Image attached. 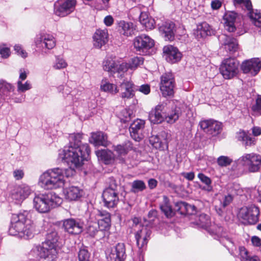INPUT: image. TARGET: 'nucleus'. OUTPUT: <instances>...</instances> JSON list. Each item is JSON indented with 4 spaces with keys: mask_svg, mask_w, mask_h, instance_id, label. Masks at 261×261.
<instances>
[{
    "mask_svg": "<svg viewBox=\"0 0 261 261\" xmlns=\"http://www.w3.org/2000/svg\"><path fill=\"white\" fill-rule=\"evenodd\" d=\"M76 5V0L61 1L58 6L56 5L55 13L61 17L67 16L74 10Z\"/></svg>",
    "mask_w": 261,
    "mask_h": 261,
    "instance_id": "17",
    "label": "nucleus"
},
{
    "mask_svg": "<svg viewBox=\"0 0 261 261\" xmlns=\"http://www.w3.org/2000/svg\"><path fill=\"white\" fill-rule=\"evenodd\" d=\"M103 69L111 73H118L121 75L128 70V64L120 58L108 57L103 62Z\"/></svg>",
    "mask_w": 261,
    "mask_h": 261,
    "instance_id": "7",
    "label": "nucleus"
},
{
    "mask_svg": "<svg viewBox=\"0 0 261 261\" xmlns=\"http://www.w3.org/2000/svg\"><path fill=\"white\" fill-rule=\"evenodd\" d=\"M139 21L141 24L144 26L147 30H152L155 27V21L153 18L149 15L146 12H142L139 17Z\"/></svg>",
    "mask_w": 261,
    "mask_h": 261,
    "instance_id": "39",
    "label": "nucleus"
},
{
    "mask_svg": "<svg viewBox=\"0 0 261 261\" xmlns=\"http://www.w3.org/2000/svg\"><path fill=\"white\" fill-rule=\"evenodd\" d=\"M95 154L99 161L107 165L113 164L116 159L113 152L108 149L98 150L95 151Z\"/></svg>",
    "mask_w": 261,
    "mask_h": 261,
    "instance_id": "32",
    "label": "nucleus"
},
{
    "mask_svg": "<svg viewBox=\"0 0 261 261\" xmlns=\"http://www.w3.org/2000/svg\"><path fill=\"white\" fill-rule=\"evenodd\" d=\"M239 162L249 172H257L261 168V155L255 152L243 154Z\"/></svg>",
    "mask_w": 261,
    "mask_h": 261,
    "instance_id": "6",
    "label": "nucleus"
},
{
    "mask_svg": "<svg viewBox=\"0 0 261 261\" xmlns=\"http://www.w3.org/2000/svg\"><path fill=\"white\" fill-rule=\"evenodd\" d=\"M231 162L232 160L226 156H221L217 159L218 164L221 167L229 165Z\"/></svg>",
    "mask_w": 261,
    "mask_h": 261,
    "instance_id": "51",
    "label": "nucleus"
},
{
    "mask_svg": "<svg viewBox=\"0 0 261 261\" xmlns=\"http://www.w3.org/2000/svg\"><path fill=\"white\" fill-rule=\"evenodd\" d=\"M56 42L55 37L47 33L39 34L34 39L36 47L45 53L46 50L53 49L56 46Z\"/></svg>",
    "mask_w": 261,
    "mask_h": 261,
    "instance_id": "13",
    "label": "nucleus"
},
{
    "mask_svg": "<svg viewBox=\"0 0 261 261\" xmlns=\"http://www.w3.org/2000/svg\"><path fill=\"white\" fill-rule=\"evenodd\" d=\"M237 17V14L233 12L226 13L224 17V27L226 30L229 32H233L236 30L234 22Z\"/></svg>",
    "mask_w": 261,
    "mask_h": 261,
    "instance_id": "37",
    "label": "nucleus"
},
{
    "mask_svg": "<svg viewBox=\"0 0 261 261\" xmlns=\"http://www.w3.org/2000/svg\"><path fill=\"white\" fill-rule=\"evenodd\" d=\"M84 223L80 220L72 218L67 219L63 221V227L69 233L77 234L83 230Z\"/></svg>",
    "mask_w": 261,
    "mask_h": 261,
    "instance_id": "19",
    "label": "nucleus"
},
{
    "mask_svg": "<svg viewBox=\"0 0 261 261\" xmlns=\"http://www.w3.org/2000/svg\"><path fill=\"white\" fill-rule=\"evenodd\" d=\"M11 52L10 48L5 45H0V57L4 59H8L11 55Z\"/></svg>",
    "mask_w": 261,
    "mask_h": 261,
    "instance_id": "50",
    "label": "nucleus"
},
{
    "mask_svg": "<svg viewBox=\"0 0 261 261\" xmlns=\"http://www.w3.org/2000/svg\"><path fill=\"white\" fill-rule=\"evenodd\" d=\"M97 222H95L92 224H89L87 232L91 236H94L97 232Z\"/></svg>",
    "mask_w": 261,
    "mask_h": 261,
    "instance_id": "56",
    "label": "nucleus"
},
{
    "mask_svg": "<svg viewBox=\"0 0 261 261\" xmlns=\"http://www.w3.org/2000/svg\"><path fill=\"white\" fill-rule=\"evenodd\" d=\"M234 4L245 7L248 10L252 9V4L250 0H233Z\"/></svg>",
    "mask_w": 261,
    "mask_h": 261,
    "instance_id": "52",
    "label": "nucleus"
},
{
    "mask_svg": "<svg viewBox=\"0 0 261 261\" xmlns=\"http://www.w3.org/2000/svg\"><path fill=\"white\" fill-rule=\"evenodd\" d=\"M145 188V184L142 180H135L133 182L132 185V191L134 193L142 191Z\"/></svg>",
    "mask_w": 261,
    "mask_h": 261,
    "instance_id": "47",
    "label": "nucleus"
},
{
    "mask_svg": "<svg viewBox=\"0 0 261 261\" xmlns=\"http://www.w3.org/2000/svg\"><path fill=\"white\" fill-rule=\"evenodd\" d=\"M58 237L56 231L47 233L46 240L41 245L35 246L31 250L33 255L47 260L55 261L58 257Z\"/></svg>",
    "mask_w": 261,
    "mask_h": 261,
    "instance_id": "3",
    "label": "nucleus"
},
{
    "mask_svg": "<svg viewBox=\"0 0 261 261\" xmlns=\"http://www.w3.org/2000/svg\"><path fill=\"white\" fill-rule=\"evenodd\" d=\"M133 45L136 51L140 54L146 55L149 50L154 46V41L149 36L142 34L134 39Z\"/></svg>",
    "mask_w": 261,
    "mask_h": 261,
    "instance_id": "12",
    "label": "nucleus"
},
{
    "mask_svg": "<svg viewBox=\"0 0 261 261\" xmlns=\"http://www.w3.org/2000/svg\"><path fill=\"white\" fill-rule=\"evenodd\" d=\"M29 71L24 68H20L19 70V78L17 81L22 82L24 81L28 76Z\"/></svg>",
    "mask_w": 261,
    "mask_h": 261,
    "instance_id": "58",
    "label": "nucleus"
},
{
    "mask_svg": "<svg viewBox=\"0 0 261 261\" xmlns=\"http://www.w3.org/2000/svg\"><path fill=\"white\" fill-rule=\"evenodd\" d=\"M261 69V60L258 58H252L243 61L241 65V69L244 73H249L255 76Z\"/></svg>",
    "mask_w": 261,
    "mask_h": 261,
    "instance_id": "15",
    "label": "nucleus"
},
{
    "mask_svg": "<svg viewBox=\"0 0 261 261\" xmlns=\"http://www.w3.org/2000/svg\"><path fill=\"white\" fill-rule=\"evenodd\" d=\"M103 22L106 25L111 26L114 23V18L111 15H108L105 17Z\"/></svg>",
    "mask_w": 261,
    "mask_h": 261,
    "instance_id": "63",
    "label": "nucleus"
},
{
    "mask_svg": "<svg viewBox=\"0 0 261 261\" xmlns=\"http://www.w3.org/2000/svg\"><path fill=\"white\" fill-rule=\"evenodd\" d=\"M82 135L81 134H72L69 136V146L79 147L85 144L81 143Z\"/></svg>",
    "mask_w": 261,
    "mask_h": 261,
    "instance_id": "44",
    "label": "nucleus"
},
{
    "mask_svg": "<svg viewBox=\"0 0 261 261\" xmlns=\"http://www.w3.org/2000/svg\"><path fill=\"white\" fill-rule=\"evenodd\" d=\"M117 24L118 31L120 34L127 37L134 34L135 29L133 23L120 20Z\"/></svg>",
    "mask_w": 261,
    "mask_h": 261,
    "instance_id": "36",
    "label": "nucleus"
},
{
    "mask_svg": "<svg viewBox=\"0 0 261 261\" xmlns=\"http://www.w3.org/2000/svg\"><path fill=\"white\" fill-rule=\"evenodd\" d=\"M138 90L141 93L147 95L150 92V86L148 84L142 85L139 87Z\"/></svg>",
    "mask_w": 261,
    "mask_h": 261,
    "instance_id": "60",
    "label": "nucleus"
},
{
    "mask_svg": "<svg viewBox=\"0 0 261 261\" xmlns=\"http://www.w3.org/2000/svg\"><path fill=\"white\" fill-rule=\"evenodd\" d=\"M193 207L184 202H178L175 204L174 212L176 211L180 214L185 215L190 213V210Z\"/></svg>",
    "mask_w": 261,
    "mask_h": 261,
    "instance_id": "41",
    "label": "nucleus"
},
{
    "mask_svg": "<svg viewBox=\"0 0 261 261\" xmlns=\"http://www.w3.org/2000/svg\"><path fill=\"white\" fill-rule=\"evenodd\" d=\"M210 221L209 217L204 214L200 215L199 217V222L197 224L200 227L206 229L209 226Z\"/></svg>",
    "mask_w": 261,
    "mask_h": 261,
    "instance_id": "49",
    "label": "nucleus"
},
{
    "mask_svg": "<svg viewBox=\"0 0 261 261\" xmlns=\"http://www.w3.org/2000/svg\"><path fill=\"white\" fill-rule=\"evenodd\" d=\"M143 63V58L142 57H136L131 59L129 65H128V69L130 68L132 70H135L138 66Z\"/></svg>",
    "mask_w": 261,
    "mask_h": 261,
    "instance_id": "48",
    "label": "nucleus"
},
{
    "mask_svg": "<svg viewBox=\"0 0 261 261\" xmlns=\"http://www.w3.org/2000/svg\"><path fill=\"white\" fill-rule=\"evenodd\" d=\"M68 66L66 61L60 56H56L54 61L53 67L56 70H61L66 68Z\"/></svg>",
    "mask_w": 261,
    "mask_h": 261,
    "instance_id": "45",
    "label": "nucleus"
},
{
    "mask_svg": "<svg viewBox=\"0 0 261 261\" xmlns=\"http://www.w3.org/2000/svg\"><path fill=\"white\" fill-rule=\"evenodd\" d=\"M252 110L256 115H261V97L257 98L256 103L252 106Z\"/></svg>",
    "mask_w": 261,
    "mask_h": 261,
    "instance_id": "54",
    "label": "nucleus"
},
{
    "mask_svg": "<svg viewBox=\"0 0 261 261\" xmlns=\"http://www.w3.org/2000/svg\"><path fill=\"white\" fill-rule=\"evenodd\" d=\"M32 193L30 186L26 185L13 187L9 191V197L16 204H20L27 199Z\"/></svg>",
    "mask_w": 261,
    "mask_h": 261,
    "instance_id": "11",
    "label": "nucleus"
},
{
    "mask_svg": "<svg viewBox=\"0 0 261 261\" xmlns=\"http://www.w3.org/2000/svg\"><path fill=\"white\" fill-rule=\"evenodd\" d=\"M89 142L95 146L106 147L109 144L107 135L102 132L92 133L89 138Z\"/></svg>",
    "mask_w": 261,
    "mask_h": 261,
    "instance_id": "29",
    "label": "nucleus"
},
{
    "mask_svg": "<svg viewBox=\"0 0 261 261\" xmlns=\"http://www.w3.org/2000/svg\"><path fill=\"white\" fill-rule=\"evenodd\" d=\"M163 53L167 61L172 64L179 61L182 57V54L178 48L172 45L164 46Z\"/></svg>",
    "mask_w": 261,
    "mask_h": 261,
    "instance_id": "23",
    "label": "nucleus"
},
{
    "mask_svg": "<svg viewBox=\"0 0 261 261\" xmlns=\"http://www.w3.org/2000/svg\"><path fill=\"white\" fill-rule=\"evenodd\" d=\"M108 261H121L125 256V247L124 243H118L107 252Z\"/></svg>",
    "mask_w": 261,
    "mask_h": 261,
    "instance_id": "20",
    "label": "nucleus"
},
{
    "mask_svg": "<svg viewBox=\"0 0 261 261\" xmlns=\"http://www.w3.org/2000/svg\"><path fill=\"white\" fill-rule=\"evenodd\" d=\"M108 39L107 29H98L93 36V45L96 48H100L108 42Z\"/></svg>",
    "mask_w": 261,
    "mask_h": 261,
    "instance_id": "28",
    "label": "nucleus"
},
{
    "mask_svg": "<svg viewBox=\"0 0 261 261\" xmlns=\"http://www.w3.org/2000/svg\"><path fill=\"white\" fill-rule=\"evenodd\" d=\"M17 91L18 93H23L32 89V86L31 83L27 81L24 83L22 82H17Z\"/></svg>",
    "mask_w": 261,
    "mask_h": 261,
    "instance_id": "46",
    "label": "nucleus"
},
{
    "mask_svg": "<svg viewBox=\"0 0 261 261\" xmlns=\"http://www.w3.org/2000/svg\"><path fill=\"white\" fill-rule=\"evenodd\" d=\"M259 211L258 207L250 205L242 207L238 213L239 220L244 224H254L259 219Z\"/></svg>",
    "mask_w": 261,
    "mask_h": 261,
    "instance_id": "8",
    "label": "nucleus"
},
{
    "mask_svg": "<svg viewBox=\"0 0 261 261\" xmlns=\"http://www.w3.org/2000/svg\"><path fill=\"white\" fill-rule=\"evenodd\" d=\"M236 138L246 148L255 145L256 142L255 138L251 137L248 132L244 130H240L236 134Z\"/></svg>",
    "mask_w": 261,
    "mask_h": 261,
    "instance_id": "33",
    "label": "nucleus"
},
{
    "mask_svg": "<svg viewBox=\"0 0 261 261\" xmlns=\"http://www.w3.org/2000/svg\"><path fill=\"white\" fill-rule=\"evenodd\" d=\"M248 16L254 25L257 27H261V13L257 10H249Z\"/></svg>",
    "mask_w": 261,
    "mask_h": 261,
    "instance_id": "43",
    "label": "nucleus"
},
{
    "mask_svg": "<svg viewBox=\"0 0 261 261\" xmlns=\"http://www.w3.org/2000/svg\"><path fill=\"white\" fill-rule=\"evenodd\" d=\"M117 188V185L115 181H112L110 186L103 192L104 205L108 208L115 207L119 201Z\"/></svg>",
    "mask_w": 261,
    "mask_h": 261,
    "instance_id": "10",
    "label": "nucleus"
},
{
    "mask_svg": "<svg viewBox=\"0 0 261 261\" xmlns=\"http://www.w3.org/2000/svg\"><path fill=\"white\" fill-rule=\"evenodd\" d=\"M15 87L11 83L5 80H0V97L5 102L20 103L24 101L25 96L17 95L16 93H13Z\"/></svg>",
    "mask_w": 261,
    "mask_h": 261,
    "instance_id": "5",
    "label": "nucleus"
},
{
    "mask_svg": "<svg viewBox=\"0 0 261 261\" xmlns=\"http://www.w3.org/2000/svg\"><path fill=\"white\" fill-rule=\"evenodd\" d=\"M145 121L138 119L135 120L129 128L132 138L136 141H140L143 138L142 130L144 127Z\"/></svg>",
    "mask_w": 261,
    "mask_h": 261,
    "instance_id": "26",
    "label": "nucleus"
},
{
    "mask_svg": "<svg viewBox=\"0 0 261 261\" xmlns=\"http://www.w3.org/2000/svg\"><path fill=\"white\" fill-rule=\"evenodd\" d=\"M63 193L66 199L69 201H76L82 197L83 191L77 187L70 186L64 189Z\"/></svg>",
    "mask_w": 261,
    "mask_h": 261,
    "instance_id": "31",
    "label": "nucleus"
},
{
    "mask_svg": "<svg viewBox=\"0 0 261 261\" xmlns=\"http://www.w3.org/2000/svg\"><path fill=\"white\" fill-rule=\"evenodd\" d=\"M150 230L145 226L140 225L135 233L138 247L141 249L146 245L150 235Z\"/></svg>",
    "mask_w": 261,
    "mask_h": 261,
    "instance_id": "22",
    "label": "nucleus"
},
{
    "mask_svg": "<svg viewBox=\"0 0 261 261\" xmlns=\"http://www.w3.org/2000/svg\"><path fill=\"white\" fill-rule=\"evenodd\" d=\"M13 174L16 180H19L23 177L24 172L21 169H16L13 171Z\"/></svg>",
    "mask_w": 261,
    "mask_h": 261,
    "instance_id": "59",
    "label": "nucleus"
},
{
    "mask_svg": "<svg viewBox=\"0 0 261 261\" xmlns=\"http://www.w3.org/2000/svg\"><path fill=\"white\" fill-rule=\"evenodd\" d=\"M175 81L171 72L164 73L161 77L160 90L164 97L173 95Z\"/></svg>",
    "mask_w": 261,
    "mask_h": 261,
    "instance_id": "14",
    "label": "nucleus"
},
{
    "mask_svg": "<svg viewBox=\"0 0 261 261\" xmlns=\"http://www.w3.org/2000/svg\"><path fill=\"white\" fill-rule=\"evenodd\" d=\"M14 49L17 54L23 58H25L28 56V53L23 48L21 45L16 44L14 46Z\"/></svg>",
    "mask_w": 261,
    "mask_h": 261,
    "instance_id": "55",
    "label": "nucleus"
},
{
    "mask_svg": "<svg viewBox=\"0 0 261 261\" xmlns=\"http://www.w3.org/2000/svg\"><path fill=\"white\" fill-rule=\"evenodd\" d=\"M170 135L166 132H162L158 135H152L149 139L150 144L155 148L164 149L167 147L168 141Z\"/></svg>",
    "mask_w": 261,
    "mask_h": 261,
    "instance_id": "21",
    "label": "nucleus"
},
{
    "mask_svg": "<svg viewBox=\"0 0 261 261\" xmlns=\"http://www.w3.org/2000/svg\"><path fill=\"white\" fill-rule=\"evenodd\" d=\"M239 63L233 58H227L223 60L220 70L221 74L225 79H231L237 76L239 72Z\"/></svg>",
    "mask_w": 261,
    "mask_h": 261,
    "instance_id": "9",
    "label": "nucleus"
},
{
    "mask_svg": "<svg viewBox=\"0 0 261 261\" xmlns=\"http://www.w3.org/2000/svg\"><path fill=\"white\" fill-rule=\"evenodd\" d=\"M160 208L167 218L172 217L174 214V209H172L169 199L166 196H164L163 201L160 205Z\"/></svg>",
    "mask_w": 261,
    "mask_h": 261,
    "instance_id": "40",
    "label": "nucleus"
},
{
    "mask_svg": "<svg viewBox=\"0 0 261 261\" xmlns=\"http://www.w3.org/2000/svg\"><path fill=\"white\" fill-rule=\"evenodd\" d=\"M218 39L221 46L229 51H236L238 48V41L233 37L223 34L219 36Z\"/></svg>",
    "mask_w": 261,
    "mask_h": 261,
    "instance_id": "27",
    "label": "nucleus"
},
{
    "mask_svg": "<svg viewBox=\"0 0 261 261\" xmlns=\"http://www.w3.org/2000/svg\"><path fill=\"white\" fill-rule=\"evenodd\" d=\"M90 153V149L87 144L79 147L72 146L65 147L59 151L58 160L66 163L69 168H56L45 171L39 177L38 185L44 190L63 187L66 178L74 174L75 169L83 165V161L87 160Z\"/></svg>",
    "mask_w": 261,
    "mask_h": 261,
    "instance_id": "1",
    "label": "nucleus"
},
{
    "mask_svg": "<svg viewBox=\"0 0 261 261\" xmlns=\"http://www.w3.org/2000/svg\"><path fill=\"white\" fill-rule=\"evenodd\" d=\"M181 111L180 108L171 102L169 106L165 105V120L170 123H174L179 118Z\"/></svg>",
    "mask_w": 261,
    "mask_h": 261,
    "instance_id": "24",
    "label": "nucleus"
},
{
    "mask_svg": "<svg viewBox=\"0 0 261 261\" xmlns=\"http://www.w3.org/2000/svg\"><path fill=\"white\" fill-rule=\"evenodd\" d=\"M100 90L103 92L110 94L111 95H115L117 94L119 89L116 84L111 83L107 78H103L100 82Z\"/></svg>",
    "mask_w": 261,
    "mask_h": 261,
    "instance_id": "35",
    "label": "nucleus"
},
{
    "mask_svg": "<svg viewBox=\"0 0 261 261\" xmlns=\"http://www.w3.org/2000/svg\"><path fill=\"white\" fill-rule=\"evenodd\" d=\"M131 149L132 146L129 142L125 143L124 145H118L113 147L114 150L118 154L119 158L126 155Z\"/></svg>",
    "mask_w": 261,
    "mask_h": 261,
    "instance_id": "42",
    "label": "nucleus"
},
{
    "mask_svg": "<svg viewBox=\"0 0 261 261\" xmlns=\"http://www.w3.org/2000/svg\"><path fill=\"white\" fill-rule=\"evenodd\" d=\"M34 230L35 225L28 212L24 211L12 215L9 229L10 235L29 239L33 237Z\"/></svg>",
    "mask_w": 261,
    "mask_h": 261,
    "instance_id": "2",
    "label": "nucleus"
},
{
    "mask_svg": "<svg viewBox=\"0 0 261 261\" xmlns=\"http://www.w3.org/2000/svg\"><path fill=\"white\" fill-rule=\"evenodd\" d=\"M232 200V196L231 195L228 194L227 196H225L224 197V199L223 200V201L222 202L223 206L225 207L227 206L228 204H230V203Z\"/></svg>",
    "mask_w": 261,
    "mask_h": 261,
    "instance_id": "62",
    "label": "nucleus"
},
{
    "mask_svg": "<svg viewBox=\"0 0 261 261\" xmlns=\"http://www.w3.org/2000/svg\"><path fill=\"white\" fill-rule=\"evenodd\" d=\"M133 86L134 84L132 82L125 80H123L120 84L121 97L126 99L133 98L135 96Z\"/></svg>",
    "mask_w": 261,
    "mask_h": 261,
    "instance_id": "30",
    "label": "nucleus"
},
{
    "mask_svg": "<svg viewBox=\"0 0 261 261\" xmlns=\"http://www.w3.org/2000/svg\"><path fill=\"white\" fill-rule=\"evenodd\" d=\"M62 201V198L55 193H40L35 195L33 207L40 213H46L59 206Z\"/></svg>",
    "mask_w": 261,
    "mask_h": 261,
    "instance_id": "4",
    "label": "nucleus"
},
{
    "mask_svg": "<svg viewBox=\"0 0 261 261\" xmlns=\"http://www.w3.org/2000/svg\"><path fill=\"white\" fill-rule=\"evenodd\" d=\"M198 177L202 182L207 186L211 184V180L210 178L202 173H199Z\"/></svg>",
    "mask_w": 261,
    "mask_h": 261,
    "instance_id": "61",
    "label": "nucleus"
},
{
    "mask_svg": "<svg viewBox=\"0 0 261 261\" xmlns=\"http://www.w3.org/2000/svg\"><path fill=\"white\" fill-rule=\"evenodd\" d=\"M239 255L242 261H246L247 259L250 256L248 251L244 247H239Z\"/></svg>",
    "mask_w": 261,
    "mask_h": 261,
    "instance_id": "57",
    "label": "nucleus"
},
{
    "mask_svg": "<svg viewBox=\"0 0 261 261\" xmlns=\"http://www.w3.org/2000/svg\"><path fill=\"white\" fill-rule=\"evenodd\" d=\"M89 253L85 249H81L79 253V261H89Z\"/></svg>",
    "mask_w": 261,
    "mask_h": 261,
    "instance_id": "53",
    "label": "nucleus"
},
{
    "mask_svg": "<svg viewBox=\"0 0 261 261\" xmlns=\"http://www.w3.org/2000/svg\"><path fill=\"white\" fill-rule=\"evenodd\" d=\"M213 33L211 26L206 22H203L197 24L194 35L197 38L200 39L211 35Z\"/></svg>",
    "mask_w": 261,
    "mask_h": 261,
    "instance_id": "34",
    "label": "nucleus"
},
{
    "mask_svg": "<svg viewBox=\"0 0 261 261\" xmlns=\"http://www.w3.org/2000/svg\"><path fill=\"white\" fill-rule=\"evenodd\" d=\"M251 130L254 138L261 135V127L259 126H254L251 128Z\"/></svg>",
    "mask_w": 261,
    "mask_h": 261,
    "instance_id": "64",
    "label": "nucleus"
},
{
    "mask_svg": "<svg viewBox=\"0 0 261 261\" xmlns=\"http://www.w3.org/2000/svg\"><path fill=\"white\" fill-rule=\"evenodd\" d=\"M165 105L161 103L152 109L149 114V119L153 123H160L165 120Z\"/></svg>",
    "mask_w": 261,
    "mask_h": 261,
    "instance_id": "25",
    "label": "nucleus"
},
{
    "mask_svg": "<svg viewBox=\"0 0 261 261\" xmlns=\"http://www.w3.org/2000/svg\"><path fill=\"white\" fill-rule=\"evenodd\" d=\"M95 220L97 224L101 230H106L109 228L111 225V216L110 214L106 211H100L97 210L94 213ZM90 216V219H93V215Z\"/></svg>",
    "mask_w": 261,
    "mask_h": 261,
    "instance_id": "18",
    "label": "nucleus"
},
{
    "mask_svg": "<svg viewBox=\"0 0 261 261\" xmlns=\"http://www.w3.org/2000/svg\"><path fill=\"white\" fill-rule=\"evenodd\" d=\"M174 23L170 21L165 22L160 27V30L164 34L166 40L172 41L174 39Z\"/></svg>",
    "mask_w": 261,
    "mask_h": 261,
    "instance_id": "38",
    "label": "nucleus"
},
{
    "mask_svg": "<svg viewBox=\"0 0 261 261\" xmlns=\"http://www.w3.org/2000/svg\"><path fill=\"white\" fill-rule=\"evenodd\" d=\"M199 125L205 133L213 136L220 134L222 128L220 122L212 119L202 120Z\"/></svg>",
    "mask_w": 261,
    "mask_h": 261,
    "instance_id": "16",
    "label": "nucleus"
}]
</instances>
